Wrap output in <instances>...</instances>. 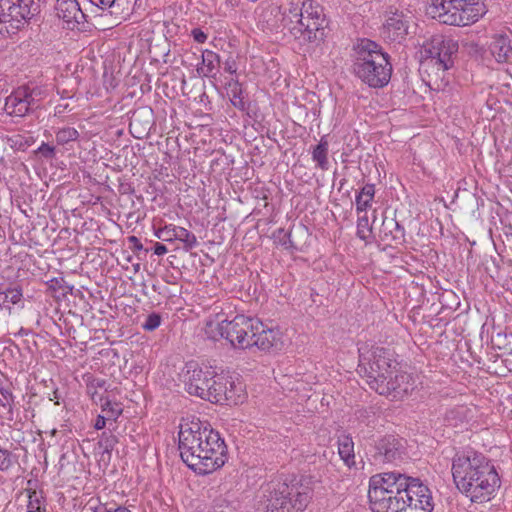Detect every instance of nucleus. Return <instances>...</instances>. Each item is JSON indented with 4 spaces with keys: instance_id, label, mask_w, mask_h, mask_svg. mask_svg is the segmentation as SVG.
Listing matches in <instances>:
<instances>
[{
    "instance_id": "nucleus-1",
    "label": "nucleus",
    "mask_w": 512,
    "mask_h": 512,
    "mask_svg": "<svg viewBox=\"0 0 512 512\" xmlns=\"http://www.w3.org/2000/svg\"><path fill=\"white\" fill-rule=\"evenodd\" d=\"M178 440L181 459L198 474H209L227 461V447L220 434L198 418L182 420Z\"/></svg>"
},
{
    "instance_id": "nucleus-2",
    "label": "nucleus",
    "mask_w": 512,
    "mask_h": 512,
    "mask_svg": "<svg viewBox=\"0 0 512 512\" xmlns=\"http://www.w3.org/2000/svg\"><path fill=\"white\" fill-rule=\"evenodd\" d=\"M452 475L457 488L476 503L489 501L501 484L494 465L476 451L456 455Z\"/></svg>"
},
{
    "instance_id": "nucleus-3",
    "label": "nucleus",
    "mask_w": 512,
    "mask_h": 512,
    "mask_svg": "<svg viewBox=\"0 0 512 512\" xmlns=\"http://www.w3.org/2000/svg\"><path fill=\"white\" fill-rule=\"evenodd\" d=\"M314 488L310 476L290 477L268 483L267 512H302L309 504Z\"/></svg>"
},
{
    "instance_id": "nucleus-4",
    "label": "nucleus",
    "mask_w": 512,
    "mask_h": 512,
    "mask_svg": "<svg viewBox=\"0 0 512 512\" xmlns=\"http://www.w3.org/2000/svg\"><path fill=\"white\" fill-rule=\"evenodd\" d=\"M355 75L371 88H383L391 78L389 55L374 41L364 39L357 46L353 64Z\"/></svg>"
},
{
    "instance_id": "nucleus-5",
    "label": "nucleus",
    "mask_w": 512,
    "mask_h": 512,
    "mask_svg": "<svg viewBox=\"0 0 512 512\" xmlns=\"http://www.w3.org/2000/svg\"><path fill=\"white\" fill-rule=\"evenodd\" d=\"M398 366L393 353L384 347H369L367 345L359 348V374L366 379L372 390L376 389V383L388 379L389 373Z\"/></svg>"
},
{
    "instance_id": "nucleus-6",
    "label": "nucleus",
    "mask_w": 512,
    "mask_h": 512,
    "mask_svg": "<svg viewBox=\"0 0 512 512\" xmlns=\"http://www.w3.org/2000/svg\"><path fill=\"white\" fill-rule=\"evenodd\" d=\"M459 45L456 40L443 35H435L431 38L426 49L429 58L424 66L430 82L434 81L436 88H440V81L444 86L448 83L446 79L447 71L453 67V55L458 52Z\"/></svg>"
},
{
    "instance_id": "nucleus-7",
    "label": "nucleus",
    "mask_w": 512,
    "mask_h": 512,
    "mask_svg": "<svg viewBox=\"0 0 512 512\" xmlns=\"http://www.w3.org/2000/svg\"><path fill=\"white\" fill-rule=\"evenodd\" d=\"M255 318L243 314L236 315L232 320L207 321L204 332L207 338L218 341L226 339L235 349H250V335L253 331Z\"/></svg>"
},
{
    "instance_id": "nucleus-8",
    "label": "nucleus",
    "mask_w": 512,
    "mask_h": 512,
    "mask_svg": "<svg viewBox=\"0 0 512 512\" xmlns=\"http://www.w3.org/2000/svg\"><path fill=\"white\" fill-rule=\"evenodd\" d=\"M39 12L36 0H0V34H15Z\"/></svg>"
},
{
    "instance_id": "nucleus-9",
    "label": "nucleus",
    "mask_w": 512,
    "mask_h": 512,
    "mask_svg": "<svg viewBox=\"0 0 512 512\" xmlns=\"http://www.w3.org/2000/svg\"><path fill=\"white\" fill-rule=\"evenodd\" d=\"M298 19L299 24L290 27V32L296 39L310 43H319L324 39L327 23L322 7L307 3L303 19Z\"/></svg>"
},
{
    "instance_id": "nucleus-10",
    "label": "nucleus",
    "mask_w": 512,
    "mask_h": 512,
    "mask_svg": "<svg viewBox=\"0 0 512 512\" xmlns=\"http://www.w3.org/2000/svg\"><path fill=\"white\" fill-rule=\"evenodd\" d=\"M411 487L406 490L405 498L394 502L398 512H432L434 502L432 492L419 478L411 479Z\"/></svg>"
},
{
    "instance_id": "nucleus-11",
    "label": "nucleus",
    "mask_w": 512,
    "mask_h": 512,
    "mask_svg": "<svg viewBox=\"0 0 512 512\" xmlns=\"http://www.w3.org/2000/svg\"><path fill=\"white\" fill-rule=\"evenodd\" d=\"M415 389V380L411 374L394 369L389 373L388 379L376 383L374 390L379 395L391 397L393 400H402L412 393Z\"/></svg>"
},
{
    "instance_id": "nucleus-12",
    "label": "nucleus",
    "mask_w": 512,
    "mask_h": 512,
    "mask_svg": "<svg viewBox=\"0 0 512 512\" xmlns=\"http://www.w3.org/2000/svg\"><path fill=\"white\" fill-rule=\"evenodd\" d=\"M214 371L208 367H198L197 365H187L184 373L185 389L190 395L206 398L209 383L213 379Z\"/></svg>"
},
{
    "instance_id": "nucleus-13",
    "label": "nucleus",
    "mask_w": 512,
    "mask_h": 512,
    "mask_svg": "<svg viewBox=\"0 0 512 512\" xmlns=\"http://www.w3.org/2000/svg\"><path fill=\"white\" fill-rule=\"evenodd\" d=\"M251 348L270 351L282 347L281 332L277 328L268 327L259 319L254 320L253 331L250 335Z\"/></svg>"
},
{
    "instance_id": "nucleus-14",
    "label": "nucleus",
    "mask_w": 512,
    "mask_h": 512,
    "mask_svg": "<svg viewBox=\"0 0 512 512\" xmlns=\"http://www.w3.org/2000/svg\"><path fill=\"white\" fill-rule=\"evenodd\" d=\"M408 477L397 471L385 472L373 475L369 481L368 498L372 500H383L386 492L395 486H401V481H408Z\"/></svg>"
},
{
    "instance_id": "nucleus-15",
    "label": "nucleus",
    "mask_w": 512,
    "mask_h": 512,
    "mask_svg": "<svg viewBox=\"0 0 512 512\" xmlns=\"http://www.w3.org/2000/svg\"><path fill=\"white\" fill-rule=\"evenodd\" d=\"M457 0H432L429 14L432 18L447 25L461 26L459 21L460 7L456 5Z\"/></svg>"
},
{
    "instance_id": "nucleus-16",
    "label": "nucleus",
    "mask_w": 512,
    "mask_h": 512,
    "mask_svg": "<svg viewBox=\"0 0 512 512\" xmlns=\"http://www.w3.org/2000/svg\"><path fill=\"white\" fill-rule=\"evenodd\" d=\"M404 451L402 439L386 436L380 439L375 446L374 458L379 462H393L400 459Z\"/></svg>"
},
{
    "instance_id": "nucleus-17",
    "label": "nucleus",
    "mask_w": 512,
    "mask_h": 512,
    "mask_svg": "<svg viewBox=\"0 0 512 512\" xmlns=\"http://www.w3.org/2000/svg\"><path fill=\"white\" fill-rule=\"evenodd\" d=\"M408 20L402 12L389 11L383 25L384 36L393 42H401L408 34Z\"/></svg>"
},
{
    "instance_id": "nucleus-18",
    "label": "nucleus",
    "mask_w": 512,
    "mask_h": 512,
    "mask_svg": "<svg viewBox=\"0 0 512 512\" xmlns=\"http://www.w3.org/2000/svg\"><path fill=\"white\" fill-rule=\"evenodd\" d=\"M4 110L9 114L17 117H24L31 111L35 110L30 103L27 92L23 87H18L5 99Z\"/></svg>"
},
{
    "instance_id": "nucleus-19",
    "label": "nucleus",
    "mask_w": 512,
    "mask_h": 512,
    "mask_svg": "<svg viewBox=\"0 0 512 512\" xmlns=\"http://www.w3.org/2000/svg\"><path fill=\"white\" fill-rule=\"evenodd\" d=\"M456 5L460 7L459 21L461 26H468L477 22L487 12L482 0H457Z\"/></svg>"
},
{
    "instance_id": "nucleus-20",
    "label": "nucleus",
    "mask_w": 512,
    "mask_h": 512,
    "mask_svg": "<svg viewBox=\"0 0 512 512\" xmlns=\"http://www.w3.org/2000/svg\"><path fill=\"white\" fill-rule=\"evenodd\" d=\"M411 479H415L414 477H408V481H401V486H395V488H391L386 492L387 495L383 496V500H372L371 504L374 505L375 509L380 512H398L395 507L392 509L395 501L400 498H405L406 490L411 487Z\"/></svg>"
},
{
    "instance_id": "nucleus-21",
    "label": "nucleus",
    "mask_w": 512,
    "mask_h": 512,
    "mask_svg": "<svg viewBox=\"0 0 512 512\" xmlns=\"http://www.w3.org/2000/svg\"><path fill=\"white\" fill-rule=\"evenodd\" d=\"M90 2L114 17L115 25L121 23V20L125 19L130 13L128 0H90Z\"/></svg>"
},
{
    "instance_id": "nucleus-22",
    "label": "nucleus",
    "mask_w": 512,
    "mask_h": 512,
    "mask_svg": "<svg viewBox=\"0 0 512 512\" xmlns=\"http://www.w3.org/2000/svg\"><path fill=\"white\" fill-rule=\"evenodd\" d=\"M490 51L498 63H512V46L506 35H495L490 44Z\"/></svg>"
},
{
    "instance_id": "nucleus-23",
    "label": "nucleus",
    "mask_w": 512,
    "mask_h": 512,
    "mask_svg": "<svg viewBox=\"0 0 512 512\" xmlns=\"http://www.w3.org/2000/svg\"><path fill=\"white\" fill-rule=\"evenodd\" d=\"M55 10L57 16L67 23H79V19L83 17L77 0H57Z\"/></svg>"
},
{
    "instance_id": "nucleus-24",
    "label": "nucleus",
    "mask_w": 512,
    "mask_h": 512,
    "mask_svg": "<svg viewBox=\"0 0 512 512\" xmlns=\"http://www.w3.org/2000/svg\"><path fill=\"white\" fill-rule=\"evenodd\" d=\"M232 383V377L228 375H216L213 374V379L209 383V388L206 394L205 400L212 403H223L222 396L225 395L226 385Z\"/></svg>"
},
{
    "instance_id": "nucleus-25",
    "label": "nucleus",
    "mask_w": 512,
    "mask_h": 512,
    "mask_svg": "<svg viewBox=\"0 0 512 512\" xmlns=\"http://www.w3.org/2000/svg\"><path fill=\"white\" fill-rule=\"evenodd\" d=\"M220 67V57L211 50H204L202 53L201 66L197 72L204 77L215 78Z\"/></svg>"
},
{
    "instance_id": "nucleus-26",
    "label": "nucleus",
    "mask_w": 512,
    "mask_h": 512,
    "mask_svg": "<svg viewBox=\"0 0 512 512\" xmlns=\"http://www.w3.org/2000/svg\"><path fill=\"white\" fill-rule=\"evenodd\" d=\"M338 454L349 468L355 465L354 442L350 435L341 434L338 437Z\"/></svg>"
},
{
    "instance_id": "nucleus-27",
    "label": "nucleus",
    "mask_w": 512,
    "mask_h": 512,
    "mask_svg": "<svg viewBox=\"0 0 512 512\" xmlns=\"http://www.w3.org/2000/svg\"><path fill=\"white\" fill-rule=\"evenodd\" d=\"M225 395L222 396L223 403L238 405L245 399V391L242 382L232 377V383L226 385Z\"/></svg>"
},
{
    "instance_id": "nucleus-28",
    "label": "nucleus",
    "mask_w": 512,
    "mask_h": 512,
    "mask_svg": "<svg viewBox=\"0 0 512 512\" xmlns=\"http://www.w3.org/2000/svg\"><path fill=\"white\" fill-rule=\"evenodd\" d=\"M328 148L329 143L327 136H322L318 145H316L312 151V159L321 170H327L329 168Z\"/></svg>"
},
{
    "instance_id": "nucleus-29",
    "label": "nucleus",
    "mask_w": 512,
    "mask_h": 512,
    "mask_svg": "<svg viewBox=\"0 0 512 512\" xmlns=\"http://www.w3.org/2000/svg\"><path fill=\"white\" fill-rule=\"evenodd\" d=\"M380 232L384 239L401 240L404 237V228L394 218L385 217Z\"/></svg>"
},
{
    "instance_id": "nucleus-30",
    "label": "nucleus",
    "mask_w": 512,
    "mask_h": 512,
    "mask_svg": "<svg viewBox=\"0 0 512 512\" xmlns=\"http://www.w3.org/2000/svg\"><path fill=\"white\" fill-rule=\"evenodd\" d=\"M22 289L19 286L7 288L0 291V308L7 309L11 312V305L17 304L22 299Z\"/></svg>"
},
{
    "instance_id": "nucleus-31",
    "label": "nucleus",
    "mask_w": 512,
    "mask_h": 512,
    "mask_svg": "<svg viewBox=\"0 0 512 512\" xmlns=\"http://www.w3.org/2000/svg\"><path fill=\"white\" fill-rule=\"evenodd\" d=\"M307 3H313L312 1H304L302 2V5L299 6V3L291 4L290 8L288 9V12L283 13V22L284 26L287 27L290 30V27L293 25L299 24V19H303L304 17V10Z\"/></svg>"
},
{
    "instance_id": "nucleus-32",
    "label": "nucleus",
    "mask_w": 512,
    "mask_h": 512,
    "mask_svg": "<svg viewBox=\"0 0 512 512\" xmlns=\"http://www.w3.org/2000/svg\"><path fill=\"white\" fill-rule=\"evenodd\" d=\"M375 186L374 184H366L356 196V210L357 212H365L374 199Z\"/></svg>"
},
{
    "instance_id": "nucleus-33",
    "label": "nucleus",
    "mask_w": 512,
    "mask_h": 512,
    "mask_svg": "<svg viewBox=\"0 0 512 512\" xmlns=\"http://www.w3.org/2000/svg\"><path fill=\"white\" fill-rule=\"evenodd\" d=\"M236 507L228 494H220L213 497L207 512H235Z\"/></svg>"
},
{
    "instance_id": "nucleus-34",
    "label": "nucleus",
    "mask_w": 512,
    "mask_h": 512,
    "mask_svg": "<svg viewBox=\"0 0 512 512\" xmlns=\"http://www.w3.org/2000/svg\"><path fill=\"white\" fill-rule=\"evenodd\" d=\"M228 96L235 108L242 111L246 109V104L242 97V88L238 81L232 80L228 83Z\"/></svg>"
},
{
    "instance_id": "nucleus-35",
    "label": "nucleus",
    "mask_w": 512,
    "mask_h": 512,
    "mask_svg": "<svg viewBox=\"0 0 512 512\" xmlns=\"http://www.w3.org/2000/svg\"><path fill=\"white\" fill-rule=\"evenodd\" d=\"M99 402L104 413V416L108 420L116 421L122 413V408L119 403L111 402L108 398L99 396Z\"/></svg>"
},
{
    "instance_id": "nucleus-36",
    "label": "nucleus",
    "mask_w": 512,
    "mask_h": 512,
    "mask_svg": "<svg viewBox=\"0 0 512 512\" xmlns=\"http://www.w3.org/2000/svg\"><path fill=\"white\" fill-rule=\"evenodd\" d=\"M28 505L27 511L33 512H46L45 508H42V504L44 502V497L42 492H38L36 490L28 489Z\"/></svg>"
},
{
    "instance_id": "nucleus-37",
    "label": "nucleus",
    "mask_w": 512,
    "mask_h": 512,
    "mask_svg": "<svg viewBox=\"0 0 512 512\" xmlns=\"http://www.w3.org/2000/svg\"><path fill=\"white\" fill-rule=\"evenodd\" d=\"M117 442V437L111 431H104L101 434L97 445L99 449L102 450L103 454L107 453L108 455H110L111 451L114 449Z\"/></svg>"
},
{
    "instance_id": "nucleus-38",
    "label": "nucleus",
    "mask_w": 512,
    "mask_h": 512,
    "mask_svg": "<svg viewBox=\"0 0 512 512\" xmlns=\"http://www.w3.org/2000/svg\"><path fill=\"white\" fill-rule=\"evenodd\" d=\"M176 240L184 243V249L186 251L194 248L197 245L196 236L183 227H176Z\"/></svg>"
},
{
    "instance_id": "nucleus-39",
    "label": "nucleus",
    "mask_w": 512,
    "mask_h": 512,
    "mask_svg": "<svg viewBox=\"0 0 512 512\" xmlns=\"http://www.w3.org/2000/svg\"><path fill=\"white\" fill-rule=\"evenodd\" d=\"M78 137V131L72 127H64L56 132V141L60 145H64L71 141H75Z\"/></svg>"
},
{
    "instance_id": "nucleus-40",
    "label": "nucleus",
    "mask_w": 512,
    "mask_h": 512,
    "mask_svg": "<svg viewBox=\"0 0 512 512\" xmlns=\"http://www.w3.org/2000/svg\"><path fill=\"white\" fill-rule=\"evenodd\" d=\"M17 462V457L8 449L0 446V471L10 470Z\"/></svg>"
},
{
    "instance_id": "nucleus-41",
    "label": "nucleus",
    "mask_w": 512,
    "mask_h": 512,
    "mask_svg": "<svg viewBox=\"0 0 512 512\" xmlns=\"http://www.w3.org/2000/svg\"><path fill=\"white\" fill-rule=\"evenodd\" d=\"M176 227L173 224L165 225L155 232V236L162 241L172 242L176 240Z\"/></svg>"
},
{
    "instance_id": "nucleus-42",
    "label": "nucleus",
    "mask_w": 512,
    "mask_h": 512,
    "mask_svg": "<svg viewBox=\"0 0 512 512\" xmlns=\"http://www.w3.org/2000/svg\"><path fill=\"white\" fill-rule=\"evenodd\" d=\"M26 92H27V97L30 101V103L34 106L35 109L38 108V102L40 100L43 99L44 97V91L40 88V87H37V86H28V85H25V86H22Z\"/></svg>"
},
{
    "instance_id": "nucleus-43",
    "label": "nucleus",
    "mask_w": 512,
    "mask_h": 512,
    "mask_svg": "<svg viewBox=\"0 0 512 512\" xmlns=\"http://www.w3.org/2000/svg\"><path fill=\"white\" fill-rule=\"evenodd\" d=\"M0 405L3 407H8L9 410L12 408V404L14 402L13 394L9 388V385H4L3 381L0 379Z\"/></svg>"
},
{
    "instance_id": "nucleus-44",
    "label": "nucleus",
    "mask_w": 512,
    "mask_h": 512,
    "mask_svg": "<svg viewBox=\"0 0 512 512\" xmlns=\"http://www.w3.org/2000/svg\"><path fill=\"white\" fill-rule=\"evenodd\" d=\"M371 233L372 228L369 227L367 215L360 217L357 223V236L366 241L370 237Z\"/></svg>"
},
{
    "instance_id": "nucleus-45",
    "label": "nucleus",
    "mask_w": 512,
    "mask_h": 512,
    "mask_svg": "<svg viewBox=\"0 0 512 512\" xmlns=\"http://www.w3.org/2000/svg\"><path fill=\"white\" fill-rule=\"evenodd\" d=\"M161 315L158 313H151L147 316L145 322L142 324V327L147 331H153L157 329L161 324Z\"/></svg>"
},
{
    "instance_id": "nucleus-46",
    "label": "nucleus",
    "mask_w": 512,
    "mask_h": 512,
    "mask_svg": "<svg viewBox=\"0 0 512 512\" xmlns=\"http://www.w3.org/2000/svg\"><path fill=\"white\" fill-rule=\"evenodd\" d=\"M276 237L279 239V243L284 246L285 248H293L295 247L292 240L291 235L289 232H286L284 229L280 228L277 230Z\"/></svg>"
},
{
    "instance_id": "nucleus-47",
    "label": "nucleus",
    "mask_w": 512,
    "mask_h": 512,
    "mask_svg": "<svg viewBox=\"0 0 512 512\" xmlns=\"http://www.w3.org/2000/svg\"><path fill=\"white\" fill-rule=\"evenodd\" d=\"M44 158L51 159L55 156V148L48 143L43 142L36 151Z\"/></svg>"
},
{
    "instance_id": "nucleus-48",
    "label": "nucleus",
    "mask_w": 512,
    "mask_h": 512,
    "mask_svg": "<svg viewBox=\"0 0 512 512\" xmlns=\"http://www.w3.org/2000/svg\"><path fill=\"white\" fill-rule=\"evenodd\" d=\"M90 509L93 512H113V507H108L107 503H101L97 501L95 504H93L92 501L89 502Z\"/></svg>"
},
{
    "instance_id": "nucleus-49",
    "label": "nucleus",
    "mask_w": 512,
    "mask_h": 512,
    "mask_svg": "<svg viewBox=\"0 0 512 512\" xmlns=\"http://www.w3.org/2000/svg\"><path fill=\"white\" fill-rule=\"evenodd\" d=\"M106 385V380L101 378H92L87 384V391H91V389L104 388Z\"/></svg>"
},
{
    "instance_id": "nucleus-50",
    "label": "nucleus",
    "mask_w": 512,
    "mask_h": 512,
    "mask_svg": "<svg viewBox=\"0 0 512 512\" xmlns=\"http://www.w3.org/2000/svg\"><path fill=\"white\" fill-rule=\"evenodd\" d=\"M191 35L197 43H204L207 40V34L204 33L200 28H194L191 31Z\"/></svg>"
},
{
    "instance_id": "nucleus-51",
    "label": "nucleus",
    "mask_w": 512,
    "mask_h": 512,
    "mask_svg": "<svg viewBox=\"0 0 512 512\" xmlns=\"http://www.w3.org/2000/svg\"><path fill=\"white\" fill-rule=\"evenodd\" d=\"M128 242L132 244V249H133L134 252H138V251H141L143 249L142 243L134 235L128 237Z\"/></svg>"
},
{
    "instance_id": "nucleus-52",
    "label": "nucleus",
    "mask_w": 512,
    "mask_h": 512,
    "mask_svg": "<svg viewBox=\"0 0 512 512\" xmlns=\"http://www.w3.org/2000/svg\"><path fill=\"white\" fill-rule=\"evenodd\" d=\"M224 70L230 74H235L237 71L236 63L233 59H228L224 63Z\"/></svg>"
},
{
    "instance_id": "nucleus-53",
    "label": "nucleus",
    "mask_w": 512,
    "mask_h": 512,
    "mask_svg": "<svg viewBox=\"0 0 512 512\" xmlns=\"http://www.w3.org/2000/svg\"><path fill=\"white\" fill-rule=\"evenodd\" d=\"M153 252L157 256H162L168 252V249L164 244L156 242L153 247Z\"/></svg>"
},
{
    "instance_id": "nucleus-54",
    "label": "nucleus",
    "mask_w": 512,
    "mask_h": 512,
    "mask_svg": "<svg viewBox=\"0 0 512 512\" xmlns=\"http://www.w3.org/2000/svg\"><path fill=\"white\" fill-rule=\"evenodd\" d=\"M108 419L104 416V415H98L96 421H95V424H94V428L96 430H101L105 427L106 425V421Z\"/></svg>"
},
{
    "instance_id": "nucleus-55",
    "label": "nucleus",
    "mask_w": 512,
    "mask_h": 512,
    "mask_svg": "<svg viewBox=\"0 0 512 512\" xmlns=\"http://www.w3.org/2000/svg\"><path fill=\"white\" fill-rule=\"evenodd\" d=\"M87 393L91 396L95 403H98L97 398L99 399L100 395L97 394V389H91V391H87Z\"/></svg>"
},
{
    "instance_id": "nucleus-56",
    "label": "nucleus",
    "mask_w": 512,
    "mask_h": 512,
    "mask_svg": "<svg viewBox=\"0 0 512 512\" xmlns=\"http://www.w3.org/2000/svg\"><path fill=\"white\" fill-rule=\"evenodd\" d=\"M113 512H131V511L124 506H117V507H113Z\"/></svg>"
},
{
    "instance_id": "nucleus-57",
    "label": "nucleus",
    "mask_w": 512,
    "mask_h": 512,
    "mask_svg": "<svg viewBox=\"0 0 512 512\" xmlns=\"http://www.w3.org/2000/svg\"><path fill=\"white\" fill-rule=\"evenodd\" d=\"M138 123L137 116L134 114L131 118L130 129L134 128Z\"/></svg>"
}]
</instances>
